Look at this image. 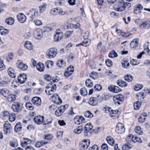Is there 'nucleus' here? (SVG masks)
Here are the masks:
<instances>
[{
    "instance_id": "obj_18",
    "label": "nucleus",
    "mask_w": 150,
    "mask_h": 150,
    "mask_svg": "<svg viewBox=\"0 0 150 150\" xmlns=\"http://www.w3.org/2000/svg\"><path fill=\"white\" fill-rule=\"evenodd\" d=\"M17 19L20 22L24 23L25 21L26 18L24 14L19 13L17 15Z\"/></svg>"
},
{
    "instance_id": "obj_62",
    "label": "nucleus",
    "mask_w": 150,
    "mask_h": 150,
    "mask_svg": "<svg viewBox=\"0 0 150 150\" xmlns=\"http://www.w3.org/2000/svg\"><path fill=\"white\" fill-rule=\"evenodd\" d=\"M9 143L10 146L13 147H16L18 146L17 143L14 141H10Z\"/></svg>"
},
{
    "instance_id": "obj_51",
    "label": "nucleus",
    "mask_w": 150,
    "mask_h": 150,
    "mask_svg": "<svg viewBox=\"0 0 150 150\" xmlns=\"http://www.w3.org/2000/svg\"><path fill=\"white\" fill-rule=\"evenodd\" d=\"M47 5L46 4H43L40 5L39 7L40 10L41 12L42 13L46 9Z\"/></svg>"
},
{
    "instance_id": "obj_7",
    "label": "nucleus",
    "mask_w": 150,
    "mask_h": 150,
    "mask_svg": "<svg viewBox=\"0 0 150 150\" xmlns=\"http://www.w3.org/2000/svg\"><path fill=\"white\" fill-rule=\"evenodd\" d=\"M90 140L88 139H84L79 144V147L81 150L87 149L90 143Z\"/></svg>"
},
{
    "instance_id": "obj_48",
    "label": "nucleus",
    "mask_w": 150,
    "mask_h": 150,
    "mask_svg": "<svg viewBox=\"0 0 150 150\" xmlns=\"http://www.w3.org/2000/svg\"><path fill=\"white\" fill-rule=\"evenodd\" d=\"M16 115L13 113L10 114L9 117V120L10 121L12 122L15 121L16 119Z\"/></svg>"
},
{
    "instance_id": "obj_31",
    "label": "nucleus",
    "mask_w": 150,
    "mask_h": 150,
    "mask_svg": "<svg viewBox=\"0 0 150 150\" xmlns=\"http://www.w3.org/2000/svg\"><path fill=\"white\" fill-rule=\"evenodd\" d=\"M48 143L47 142L44 141H38L35 143V146L37 148H40L43 145L47 144Z\"/></svg>"
},
{
    "instance_id": "obj_54",
    "label": "nucleus",
    "mask_w": 150,
    "mask_h": 150,
    "mask_svg": "<svg viewBox=\"0 0 150 150\" xmlns=\"http://www.w3.org/2000/svg\"><path fill=\"white\" fill-rule=\"evenodd\" d=\"M59 9L57 8H54L51 10V13L53 15H56L58 14Z\"/></svg>"
},
{
    "instance_id": "obj_53",
    "label": "nucleus",
    "mask_w": 150,
    "mask_h": 150,
    "mask_svg": "<svg viewBox=\"0 0 150 150\" xmlns=\"http://www.w3.org/2000/svg\"><path fill=\"white\" fill-rule=\"evenodd\" d=\"M89 63L90 65V67L91 69H95L96 67V64L93 61H89Z\"/></svg>"
},
{
    "instance_id": "obj_58",
    "label": "nucleus",
    "mask_w": 150,
    "mask_h": 150,
    "mask_svg": "<svg viewBox=\"0 0 150 150\" xmlns=\"http://www.w3.org/2000/svg\"><path fill=\"white\" fill-rule=\"evenodd\" d=\"M143 87V86L142 85L137 84L134 88V89L136 91H138L140 90Z\"/></svg>"
},
{
    "instance_id": "obj_30",
    "label": "nucleus",
    "mask_w": 150,
    "mask_h": 150,
    "mask_svg": "<svg viewBox=\"0 0 150 150\" xmlns=\"http://www.w3.org/2000/svg\"><path fill=\"white\" fill-rule=\"evenodd\" d=\"M5 22L8 25H12L14 23V20L12 17H8L6 19Z\"/></svg>"
},
{
    "instance_id": "obj_45",
    "label": "nucleus",
    "mask_w": 150,
    "mask_h": 150,
    "mask_svg": "<svg viewBox=\"0 0 150 150\" xmlns=\"http://www.w3.org/2000/svg\"><path fill=\"white\" fill-rule=\"evenodd\" d=\"M25 106L27 109L30 110H32L34 108L33 104L30 102H27Z\"/></svg>"
},
{
    "instance_id": "obj_40",
    "label": "nucleus",
    "mask_w": 150,
    "mask_h": 150,
    "mask_svg": "<svg viewBox=\"0 0 150 150\" xmlns=\"http://www.w3.org/2000/svg\"><path fill=\"white\" fill-rule=\"evenodd\" d=\"M125 79L127 81H131L133 80V77L130 74H127L124 77Z\"/></svg>"
},
{
    "instance_id": "obj_35",
    "label": "nucleus",
    "mask_w": 150,
    "mask_h": 150,
    "mask_svg": "<svg viewBox=\"0 0 150 150\" xmlns=\"http://www.w3.org/2000/svg\"><path fill=\"white\" fill-rule=\"evenodd\" d=\"M108 143L111 145L113 146L114 142V139L111 136H108L106 138Z\"/></svg>"
},
{
    "instance_id": "obj_3",
    "label": "nucleus",
    "mask_w": 150,
    "mask_h": 150,
    "mask_svg": "<svg viewBox=\"0 0 150 150\" xmlns=\"http://www.w3.org/2000/svg\"><path fill=\"white\" fill-rule=\"evenodd\" d=\"M45 93L48 95H51L53 94V92L56 90V86L55 84L51 83L48 84L46 87Z\"/></svg>"
},
{
    "instance_id": "obj_39",
    "label": "nucleus",
    "mask_w": 150,
    "mask_h": 150,
    "mask_svg": "<svg viewBox=\"0 0 150 150\" xmlns=\"http://www.w3.org/2000/svg\"><path fill=\"white\" fill-rule=\"evenodd\" d=\"M25 47L27 49L30 50L33 49V46L32 44L28 41H26L25 42Z\"/></svg>"
},
{
    "instance_id": "obj_41",
    "label": "nucleus",
    "mask_w": 150,
    "mask_h": 150,
    "mask_svg": "<svg viewBox=\"0 0 150 150\" xmlns=\"http://www.w3.org/2000/svg\"><path fill=\"white\" fill-rule=\"evenodd\" d=\"M149 43L148 42H146L144 45V52H147V54H150V51L148 48Z\"/></svg>"
},
{
    "instance_id": "obj_52",
    "label": "nucleus",
    "mask_w": 150,
    "mask_h": 150,
    "mask_svg": "<svg viewBox=\"0 0 150 150\" xmlns=\"http://www.w3.org/2000/svg\"><path fill=\"white\" fill-rule=\"evenodd\" d=\"M86 84L87 86L91 87L93 86V83L89 79H86Z\"/></svg>"
},
{
    "instance_id": "obj_61",
    "label": "nucleus",
    "mask_w": 150,
    "mask_h": 150,
    "mask_svg": "<svg viewBox=\"0 0 150 150\" xmlns=\"http://www.w3.org/2000/svg\"><path fill=\"white\" fill-rule=\"evenodd\" d=\"M13 54L12 53H10L8 54V56L7 57V59L8 61L12 60L13 58Z\"/></svg>"
},
{
    "instance_id": "obj_24",
    "label": "nucleus",
    "mask_w": 150,
    "mask_h": 150,
    "mask_svg": "<svg viewBox=\"0 0 150 150\" xmlns=\"http://www.w3.org/2000/svg\"><path fill=\"white\" fill-rule=\"evenodd\" d=\"M8 72L11 78H14L16 77V74L12 68L10 67L9 68L8 70Z\"/></svg>"
},
{
    "instance_id": "obj_12",
    "label": "nucleus",
    "mask_w": 150,
    "mask_h": 150,
    "mask_svg": "<svg viewBox=\"0 0 150 150\" xmlns=\"http://www.w3.org/2000/svg\"><path fill=\"white\" fill-rule=\"evenodd\" d=\"M55 32L56 33L54 36V38L56 41H58L62 38L63 34L59 29H57Z\"/></svg>"
},
{
    "instance_id": "obj_34",
    "label": "nucleus",
    "mask_w": 150,
    "mask_h": 150,
    "mask_svg": "<svg viewBox=\"0 0 150 150\" xmlns=\"http://www.w3.org/2000/svg\"><path fill=\"white\" fill-rule=\"evenodd\" d=\"M83 130V126L80 125L74 130V132L76 134L80 133Z\"/></svg>"
},
{
    "instance_id": "obj_19",
    "label": "nucleus",
    "mask_w": 150,
    "mask_h": 150,
    "mask_svg": "<svg viewBox=\"0 0 150 150\" xmlns=\"http://www.w3.org/2000/svg\"><path fill=\"white\" fill-rule=\"evenodd\" d=\"M84 120V117L81 116H77L74 119V123L77 125H79L82 123V121Z\"/></svg>"
},
{
    "instance_id": "obj_59",
    "label": "nucleus",
    "mask_w": 150,
    "mask_h": 150,
    "mask_svg": "<svg viewBox=\"0 0 150 150\" xmlns=\"http://www.w3.org/2000/svg\"><path fill=\"white\" fill-rule=\"evenodd\" d=\"M5 68V66L4 64L3 61L0 59V71L2 70Z\"/></svg>"
},
{
    "instance_id": "obj_28",
    "label": "nucleus",
    "mask_w": 150,
    "mask_h": 150,
    "mask_svg": "<svg viewBox=\"0 0 150 150\" xmlns=\"http://www.w3.org/2000/svg\"><path fill=\"white\" fill-rule=\"evenodd\" d=\"M9 94V91L6 89H3L0 90V95H3L6 98Z\"/></svg>"
},
{
    "instance_id": "obj_14",
    "label": "nucleus",
    "mask_w": 150,
    "mask_h": 150,
    "mask_svg": "<svg viewBox=\"0 0 150 150\" xmlns=\"http://www.w3.org/2000/svg\"><path fill=\"white\" fill-rule=\"evenodd\" d=\"M17 66L19 69L23 71L26 70L28 67V66L23 63L22 61L21 60H18L17 61Z\"/></svg>"
},
{
    "instance_id": "obj_5",
    "label": "nucleus",
    "mask_w": 150,
    "mask_h": 150,
    "mask_svg": "<svg viewBox=\"0 0 150 150\" xmlns=\"http://www.w3.org/2000/svg\"><path fill=\"white\" fill-rule=\"evenodd\" d=\"M108 110H106V108H105V111L106 113L109 112V115L110 116L112 117H113L114 118H116L118 117V113L119 111L118 110H112L110 108L107 107Z\"/></svg>"
},
{
    "instance_id": "obj_22",
    "label": "nucleus",
    "mask_w": 150,
    "mask_h": 150,
    "mask_svg": "<svg viewBox=\"0 0 150 150\" xmlns=\"http://www.w3.org/2000/svg\"><path fill=\"white\" fill-rule=\"evenodd\" d=\"M27 79L26 75L23 74L20 75L18 76V82L20 83H23L25 82Z\"/></svg>"
},
{
    "instance_id": "obj_49",
    "label": "nucleus",
    "mask_w": 150,
    "mask_h": 150,
    "mask_svg": "<svg viewBox=\"0 0 150 150\" xmlns=\"http://www.w3.org/2000/svg\"><path fill=\"white\" fill-rule=\"evenodd\" d=\"M85 116L88 118H91L93 116V114L89 110L86 111L84 113Z\"/></svg>"
},
{
    "instance_id": "obj_20",
    "label": "nucleus",
    "mask_w": 150,
    "mask_h": 150,
    "mask_svg": "<svg viewBox=\"0 0 150 150\" xmlns=\"http://www.w3.org/2000/svg\"><path fill=\"white\" fill-rule=\"evenodd\" d=\"M31 101L33 104L37 105H40L41 103V99L37 97H33L31 100Z\"/></svg>"
},
{
    "instance_id": "obj_15",
    "label": "nucleus",
    "mask_w": 150,
    "mask_h": 150,
    "mask_svg": "<svg viewBox=\"0 0 150 150\" xmlns=\"http://www.w3.org/2000/svg\"><path fill=\"white\" fill-rule=\"evenodd\" d=\"M35 37L38 39H40L43 37L42 30L41 29H37L34 32Z\"/></svg>"
},
{
    "instance_id": "obj_32",
    "label": "nucleus",
    "mask_w": 150,
    "mask_h": 150,
    "mask_svg": "<svg viewBox=\"0 0 150 150\" xmlns=\"http://www.w3.org/2000/svg\"><path fill=\"white\" fill-rule=\"evenodd\" d=\"M36 68L38 70L40 71H42L44 70L45 67L42 63L40 62L37 64Z\"/></svg>"
},
{
    "instance_id": "obj_44",
    "label": "nucleus",
    "mask_w": 150,
    "mask_h": 150,
    "mask_svg": "<svg viewBox=\"0 0 150 150\" xmlns=\"http://www.w3.org/2000/svg\"><path fill=\"white\" fill-rule=\"evenodd\" d=\"M53 64V62L50 60H48L46 62L45 64L46 67L47 68H50L52 67Z\"/></svg>"
},
{
    "instance_id": "obj_36",
    "label": "nucleus",
    "mask_w": 150,
    "mask_h": 150,
    "mask_svg": "<svg viewBox=\"0 0 150 150\" xmlns=\"http://www.w3.org/2000/svg\"><path fill=\"white\" fill-rule=\"evenodd\" d=\"M65 62L63 60L58 61L56 64L57 66L60 67H64L65 65Z\"/></svg>"
},
{
    "instance_id": "obj_17",
    "label": "nucleus",
    "mask_w": 150,
    "mask_h": 150,
    "mask_svg": "<svg viewBox=\"0 0 150 150\" xmlns=\"http://www.w3.org/2000/svg\"><path fill=\"white\" fill-rule=\"evenodd\" d=\"M98 98L96 97H91L88 100V103L92 106H96L98 105Z\"/></svg>"
},
{
    "instance_id": "obj_42",
    "label": "nucleus",
    "mask_w": 150,
    "mask_h": 150,
    "mask_svg": "<svg viewBox=\"0 0 150 150\" xmlns=\"http://www.w3.org/2000/svg\"><path fill=\"white\" fill-rule=\"evenodd\" d=\"M9 32V31L7 29H4L2 26L0 27V33L3 35H6Z\"/></svg>"
},
{
    "instance_id": "obj_27",
    "label": "nucleus",
    "mask_w": 150,
    "mask_h": 150,
    "mask_svg": "<svg viewBox=\"0 0 150 150\" xmlns=\"http://www.w3.org/2000/svg\"><path fill=\"white\" fill-rule=\"evenodd\" d=\"M138 38L133 40L130 44V47L133 48H136L138 46Z\"/></svg>"
},
{
    "instance_id": "obj_56",
    "label": "nucleus",
    "mask_w": 150,
    "mask_h": 150,
    "mask_svg": "<svg viewBox=\"0 0 150 150\" xmlns=\"http://www.w3.org/2000/svg\"><path fill=\"white\" fill-rule=\"evenodd\" d=\"M53 136L51 134H48L45 135L43 137L44 139L47 140H50L53 138Z\"/></svg>"
},
{
    "instance_id": "obj_43",
    "label": "nucleus",
    "mask_w": 150,
    "mask_h": 150,
    "mask_svg": "<svg viewBox=\"0 0 150 150\" xmlns=\"http://www.w3.org/2000/svg\"><path fill=\"white\" fill-rule=\"evenodd\" d=\"M52 119L51 118L48 117L43 121V125H49L52 122Z\"/></svg>"
},
{
    "instance_id": "obj_16",
    "label": "nucleus",
    "mask_w": 150,
    "mask_h": 150,
    "mask_svg": "<svg viewBox=\"0 0 150 150\" xmlns=\"http://www.w3.org/2000/svg\"><path fill=\"white\" fill-rule=\"evenodd\" d=\"M52 100L55 104H60L62 102V101L57 94H54L52 96Z\"/></svg>"
},
{
    "instance_id": "obj_25",
    "label": "nucleus",
    "mask_w": 150,
    "mask_h": 150,
    "mask_svg": "<svg viewBox=\"0 0 150 150\" xmlns=\"http://www.w3.org/2000/svg\"><path fill=\"white\" fill-rule=\"evenodd\" d=\"M6 98L9 102H13L16 100L15 96L12 94H9Z\"/></svg>"
},
{
    "instance_id": "obj_57",
    "label": "nucleus",
    "mask_w": 150,
    "mask_h": 150,
    "mask_svg": "<svg viewBox=\"0 0 150 150\" xmlns=\"http://www.w3.org/2000/svg\"><path fill=\"white\" fill-rule=\"evenodd\" d=\"M34 22L35 25L37 26H40L42 24V21L40 20H35L34 21Z\"/></svg>"
},
{
    "instance_id": "obj_9",
    "label": "nucleus",
    "mask_w": 150,
    "mask_h": 150,
    "mask_svg": "<svg viewBox=\"0 0 150 150\" xmlns=\"http://www.w3.org/2000/svg\"><path fill=\"white\" fill-rule=\"evenodd\" d=\"M127 140L129 141L130 142H138L139 143H141L142 142L140 138L138 137L135 135L133 136L132 134L129 135L127 137Z\"/></svg>"
},
{
    "instance_id": "obj_11",
    "label": "nucleus",
    "mask_w": 150,
    "mask_h": 150,
    "mask_svg": "<svg viewBox=\"0 0 150 150\" xmlns=\"http://www.w3.org/2000/svg\"><path fill=\"white\" fill-rule=\"evenodd\" d=\"M74 71V67L72 65H70L65 70L64 73V75L67 77L71 76Z\"/></svg>"
},
{
    "instance_id": "obj_29",
    "label": "nucleus",
    "mask_w": 150,
    "mask_h": 150,
    "mask_svg": "<svg viewBox=\"0 0 150 150\" xmlns=\"http://www.w3.org/2000/svg\"><path fill=\"white\" fill-rule=\"evenodd\" d=\"M91 43L90 40L88 39H86L84 40V41L82 43H80L79 44H78L76 45V46L79 45H81L85 47H86L88 46Z\"/></svg>"
},
{
    "instance_id": "obj_60",
    "label": "nucleus",
    "mask_w": 150,
    "mask_h": 150,
    "mask_svg": "<svg viewBox=\"0 0 150 150\" xmlns=\"http://www.w3.org/2000/svg\"><path fill=\"white\" fill-rule=\"evenodd\" d=\"M122 67L124 68H127L129 65V63L126 61H124L122 62Z\"/></svg>"
},
{
    "instance_id": "obj_8",
    "label": "nucleus",
    "mask_w": 150,
    "mask_h": 150,
    "mask_svg": "<svg viewBox=\"0 0 150 150\" xmlns=\"http://www.w3.org/2000/svg\"><path fill=\"white\" fill-rule=\"evenodd\" d=\"M68 104H66L62 106H61L56 110L55 114L57 116H59L61 115L64 111L68 108Z\"/></svg>"
},
{
    "instance_id": "obj_64",
    "label": "nucleus",
    "mask_w": 150,
    "mask_h": 150,
    "mask_svg": "<svg viewBox=\"0 0 150 150\" xmlns=\"http://www.w3.org/2000/svg\"><path fill=\"white\" fill-rule=\"evenodd\" d=\"M139 62H138L137 60L133 59L131 60L130 64L132 65H136L139 64Z\"/></svg>"
},
{
    "instance_id": "obj_21",
    "label": "nucleus",
    "mask_w": 150,
    "mask_h": 150,
    "mask_svg": "<svg viewBox=\"0 0 150 150\" xmlns=\"http://www.w3.org/2000/svg\"><path fill=\"white\" fill-rule=\"evenodd\" d=\"M12 108L15 112H19L21 110L20 103L18 102L13 103L12 104Z\"/></svg>"
},
{
    "instance_id": "obj_13",
    "label": "nucleus",
    "mask_w": 150,
    "mask_h": 150,
    "mask_svg": "<svg viewBox=\"0 0 150 150\" xmlns=\"http://www.w3.org/2000/svg\"><path fill=\"white\" fill-rule=\"evenodd\" d=\"M44 119V116L39 115L35 116L33 120L36 124L39 125L43 123Z\"/></svg>"
},
{
    "instance_id": "obj_2",
    "label": "nucleus",
    "mask_w": 150,
    "mask_h": 150,
    "mask_svg": "<svg viewBox=\"0 0 150 150\" xmlns=\"http://www.w3.org/2000/svg\"><path fill=\"white\" fill-rule=\"evenodd\" d=\"M93 126L90 123L86 124L84 127V135L85 137L91 136L93 132Z\"/></svg>"
},
{
    "instance_id": "obj_23",
    "label": "nucleus",
    "mask_w": 150,
    "mask_h": 150,
    "mask_svg": "<svg viewBox=\"0 0 150 150\" xmlns=\"http://www.w3.org/2000/svg\"><path fill=\"white\" fill-rule=\"evenodd\" d=\"M126 143L123 145L122 149L123 150H129L132 147V145L131 144V142L127 140V138L126 139Z\"/></svg>"
},
{
    "instance_id": "obj_26",
    "label": "nucleus",
    "mask_w": 150,
    "mask_h": 150,
    "mask_svg": "<svg viewBox=\"0 0 150 150\" xmlns=\"http://www.w3.org/2000/svg\"><path fill=\"white\" fill-rule=\"evenodd\" d=\"M11 129V125L8 123H5L4 125V130L6 134L10 132V129Z\"/></svg>"
},
{
    "instance_id": "obj_4",
    "label": "nucleus",
    "mask_w": 150,
    "mask_h": 150,
    "mask_svg": "<svg viewBox=\"0 0 150 150\" xmlns=\"http://www.w3.org/2000/svg\"><path fill=\"white\" fill-rule=\"evenodd\" d=\"M57 54V50L56 49L50 48L46 52V57L48 59H51L55 57Z\"/></svg>"
},
{
    "instance_id": "obj_10",
    "label": "nucleus",
    "mask_w": 150,
    "mask_h": 150,
    "mask_svg": "<svg viewBox=\"0 0 150 150\" xmlns=\"http://www.w3.org/2000/svg\"><path fill=\"white\" fill-rule=\"evenodd\" d=\"M125 130L124 125L122 124L119 123L117 124L115 131L117 133L121 134L125 132Z\"/></svg>"
},
{
    "instance_id": "obj_63",
    "label": "nucleus",
    "mask_w": 150,
    "mask_h": 150,
    "mask_svg": "<svg viewBox=\"0 0 150 150\" xmlns=\"http://www.w3.org/2000/svg\"><path fill=\"white\" fill-rule=\"evenodd\" d=\"M94 90L96 91H100L102 89V87L99 84H96L94 86Z\"/></svg>"
},
{
    "instance_id": "obj_50",
    "label": "nucleus",
    "mask_w": 150,
    "mask_h": 150,
    "mask_svg": "<svg viewBox=\"0 0 150 150\" xmlns=\"http://www.w3.org/2000/svg\"><path fill=\"white\" fill-rule=\"evenodd\" d=\"M80 93L81 95L84 96L86 95L87 92L86 89L85 88H82L80 90Z\"/></svg>"
},
{
    "instance_id": "obj_46",
    "label": "nucleus",
    "mask_w": 150,
    "mask_h": 150,
    "mask_svg": "<svg viewBox=\"0 0 150 150\" xmlns=\"http://www.w3.org/2000/svg\"><path fill=\"white\" fill-rule=\"evenodd\" d=\"M108 56L110 57L113 58L117 57V54L114 50H112L110 52Z\"/></svg>"
},
{
    "instance_id": "obj_55",
    "label": "nucleus",
    "mask_w": 150,
    "mask_h": 150,
    "mask_svg": "<svg viewBox=\"0 0 150 150\" xmlns=\"http://www.w3.org/2000/svg\"><path fill=\"white\" fill-rule=\"evenodd\" d=\"M145 118L144 115H141L138 118V122L140 123H143L144 122Z\"/></svg>"
},
{
    "instance_id": "obj_37",
    "label": "nucleus",
    "mask_w": 150,
    "mask_h": 150,
    "mask_svg": "<svg viewBox=\"0 0 150 150\" xmlns=\"http://www.w3.org/2000/svg\"><path fill=\"white\" fill-rule=\"evenodd\" d=\"M22 129V127L20 122H18L16 124L14 127V130L17 132L20 131Z\"/></svg>"
},
{
    "instance_id": "obj_6",
    "label": "nucleus",
    "mask_w": 150,
    "mask_h": 150,
    "mask_svg": "<svg viewBox=\"0 0 150 150\" xmlns=\"http://www.w3.org/2000/svg\"><path fill=\"white\" fill-rule=\"evenodd\" d=\"M124 100V96L122 94L117 95L113 97V100L115 104L120 105L122 104Z\"/></svg>"
},
{
    "instance_id": "obj_47",
    "label": "nucleus",
    "mask_w": 150,
    "mask_h": 150,
    "mask_svg": "<svg viewBox=\"0 0 150 150\" xmlns=\"http://www.w3.org/2000/svg\"><path fill=\"white\" fill-rule=\"evenodd\" d=\"M134 130L136 133L139 134H141L142 133L141 127L139 126L136 127L135 128Z\"/></svg>"
},
{
    "instance_id": "obj_33",
    "label": "nucleus",
    "mask_w": 150,
    "mask_h": 150,
    "mask_svg": "<svg viewBox=\"0 0 150 150\" xmlns=\"http://www.w3.org/2000/svg\"><path fill=\"white\" fill-rule=\"evenodd\" d=\"M117 83L119 86L122 87H126L127 86V83L126 82L121 80H118Z\"/></svg>"
},
{
    "instance_id": "obj_38",
    "label": "nucleus",
    "mask_w": 150,
    "mask_h": 150,
    "mask_svg": "<svg viewBox=\"0 0 150 150\" xmlns=\"http://www.w3.org/2000/svg\"><path fill=\"white\" fill-rule=\"evenodd\" d=\"M141 103V102L139 101L134 102L133 105L134 109L136 110H138L140 107Z\"/></svg>"
},
{
    "instance_id": "obj_1",
    "label": "nucleus",
    "mask_w": 150,
    "mask_h": 150,
    "mask_svg": "<svg viewBox=\"0 0 150 150\" xmlns=\"http://www.w3.org/2000/svg\"><path fill=\"white\" fill-rule=\"evenodd\" d=\"M114 8L117 11H124L126 8L125 1L123 0H117V3L114 6Z\"/></svg>"
}]
</instances>
